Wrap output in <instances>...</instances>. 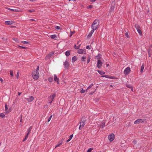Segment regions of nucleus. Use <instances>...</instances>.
Wrapping results in <instances>:
<instances>
[{
  "label": "nucleus",
  "mask_w": 152,
  "mask_h": 152,
  "mask_svg": "<svg viewBox=\"0 0 152 152\" xmlns=\"http://www.w3.org/2000/svg\"><path fill=\"white\" fill-rule=\"evenodd\" d=\"M99 25V22L98 20H95L93 24L91 26V28L92 29L95 30L96 29L98 26Z\"/></svg>",
  "instance_id": "1"
},
{
  "label": "nucleus",
  "mask_w": 152,
  "mask_h": 152,
  "mask_svg": "<svg viewBox=\"0 0 152 152\" xmlns=\"http://www.w3.org/2000/svg\"><path fill=\"white\" fill-rule=\"evenodd\" d=\"M147 123V121L145 119H139L136 120L134 122V124H139L140 123L145 124Z\"/></svg>",
  "instance_id": "2"
},
{
  "label": "nucleus",
  "mask_w": 152,
  "mask_h": 152,
  "mask_svg": "<svg viewBox=\"0 0 152 152\" xmlns=\"http://www.w3.org/2000/svg\"><path fill=\"white\" fill-rule=\"evenodd\" d=\"M32 74L33 77L34 79H38L39 77V74L38 72H35V71H34L32 72Z\"/></svg>",
  "instance_id": "3"
},
{
  "label": "nucleus",
  "mask_w": 152,
  "mask_h": 152,
  "mask_svg": "<svg viewBox=\"0 0 152 152\" xmlns=\"http://www.w3.org/2000/svg\"><path fill=\"white\" fill-rule=\"evenodd\" d=\"M77 53L80 54H85L86 53L85 49H80L77 50Z\"/></svg>",
  "instance_id": "4"
},
{
  "label": "nucleus",
  "mask_w": 152,
  "mask_h": 152,
  "mask_svg": "<svg viewBox=\"0 0 152 152\" xmlns=\"http://www.w3.org/2000/svg\"><path fill=\"white\" fill-rule=\"evenodd\" d=\"M135 27L137 29V31L138 32L139 34L140 35H142V32L140 29V26L137 24H136L135 25Z\"/></svg>",
  "instance_id": "5"
},
{
  "label": "nucleus",
  "mask_w": 152,
  "mask_h": 152,
  "mask_svg": "<svg viewBox=\"0 0 152 152\" xmlns=\"http://www.w3.org/2000/svg\"><path fill=\"white\" fill-rule=\"evenodd\" d=\"M131 71L129 67H127L124 70V73L125 75H127L129 74Z\"/></svg>",
  "instance_id": "6"
},
{
  "label": "nucleus",
  "mask_w": 152,
  "mask_h": 152,
  "mask_svg": "<svg viewBox=\"0 0 152 152\" xmlns=\"http://www.w3.org/2000/svg\"><path fill=\"white\" fill-rule=\"evenodd\" d=\"M85 121H81L80 123V126L79 127V129L80 130H81V129H82L83 128V127H84V126L85 125Z\"/></svg>",
  "instance_id": "7"
},
{
  "label": "nucleus",
  "mask_w": 152,
  "mask_h": 152,
  "mask_svg": "<svg viewBox=\"0 0 152 152\" xmlns=\"http://www.w3.org/2000/svg\"><path fill=\"white\" fill-rule=\"evenodd\" d=\"M108 138L110 141H113L114 139V135L113 134L109 135L108 137Z\"/></svg>",
  "instance_id": "8"
},
{
  "label": "nucleus",
  "mask_w": 152,
  "mask_h": 152,
  "mask_svg": "<svg viewBox=\"0 0 152 152\" xmlns=\"http://www.w3.org/2000/svg\"><path fill=\"white\" fill-rule=\"evenodd\" d=\"M56 96V94H53L52 95L50 96L49 97V99L50 102H49L50 104L52 102L54 98Z\"/></svg>",
  "instance_id": "9"
},
{
  "label": "nucleus",
  "mask_w": 152,
  "mask_h": 152,
  "mask_svg": "<svg viewBox=\"0 0 152 152\" xmlns=\"http://www.w3.org/2000/svg\"><path fill=\"white\" fill-rule=\"evenodd\" d=\"M25 99H26L28 102H32L34 99V98L33 96H30L28 98H25Z\"/></svg>",
  "instance_id": "10"
},
{
  "label": "nucleus",
  "mask_w": 152,
  "mask_h": 152,
  "mask_svg": "<svg viewBox=\"0 0 152 152\" xmlns=\"http://www.w3.org/2000/svg\"><path fill=\"white\" fill-rule=\"evenodd\" d=\"M64 65L65 68H68L69 66V63L66 61L64 63Z\"/></svg>",
  "instance_id": "11"
},
{
  "label": "nucleus",
  "mask_w": 152,
  "mask_h": 152,
  "mask_svg": "<svg viewBox=\"0 0 152 152\" xmlns=\"http://www.w3.org/2000/svg\"><path fill=\"white\" fill-rule=\"evenodd\" d=\"M5 113H7L10 112V110L8 109L7 105V104L5 105Z\"/></svg>",
  "instance_id": "12"
},
{
  "label": "nucleus",
  "mask_w": 152,
  "mask_h": 152,
  "mask_svg": "<svg viewBox=\"0 0 152 152\" xmlns=\"http://www.w3.org/2000/svg\"><path fill=\"white\" fill-rule=\"evenodd\" d=\"M102 63L101 61L100 60H98L97 63V66L98 68H100L102 66Z\"/></svg>",
  "instance_id": "13"
},
{
  "label": "nucleus",
  "mask_w": 152,
  "mask_h": 152,
  "mask_svg": "<svg viewBox=\"0 0 152 152\" xmlns=\"http://www.w3.org/2000/svg\"><path fill=\"white\" fill-rule=\"evenodd\" d=\"M111 4L113 5V6H111L110 7L111 10L112 11L113 10H114L115 8L114 6L115 5V2L114 1H113L112 2Z\"/></svg>",
  "instance_id": "14"
},
{
  "label": "nucleus",
  "mask_w": 152,
  "mask_h": 152,
  "mask_svg": "<svg viewBox=\"0 0 152 152\" xmlns=\"http://www.w3.org/2000/svg\"><path fill=\"white\" fill-rule=\"evenodd\" d=\"M54 80L56 82H57V83L58 84L59 79L57 77V76L56 75H54Z\"/></svg>",
  "instance_id": "15"
},
{
  "label": "nucleus",
  "mask_w": 152,
  "mask_h": 152,
  "mask_svg": "<svg viewBox=\"0 0 152 152\" xmlns=\"http://www.w3.org/2000/svg\"><path fill=\"white\" fill-rule=\"evenodd\" d=\"M63 139H62L59 142L58 144L56 146L55 148H56L57 147H59L60 145H61L62 143H63Z\"/></svg>",
  "instance_id": "16"
},
{
  "label": "nucleus",
  "mask_w": 152,
  "mask_h": 152,
  "mask_svg": "<svg viewBox=\"0 0 152 152\" xmlns=\"http://www.w3.org/2000/svg\"><path fill=\"white\" fill-rule=\"evenodd\" d=\"M5 23L7 25H12L13 24V22L12 21H7Z\"/></svg>",
  "instance_id": "17"
},
{
  "label": "nucleus",
  "mask_w": 152,
  "mask_h": 152,
  "mask_svg": "<svg viewBox=\"0 0 152 152\" xmlns=\"http://www.w3.org/2000/svg\"><path fill=\"white\" fill-rule=\"evenodd\" d=\"M105 123L104 122H101L100 124H99L98 125L100 126V127L103 128L105 126Z\"/></svg>",
  "instance_id": "18"
},
{
  "label": "nucleus",
  "mask_w": 152,
  "mask_h": 152,
  "mask_svg": "<svg viewBox=\"0 0 152 152\" xmlns=\"http://www.w3.org/2000/svg\"><path fill=\"white\" fill-rule=\"evenodd\" d=\"M144 64H142L141 66V69H140V72H142L143 71V70L144 69Z\"/></svg>",
  "instance_id": "19"
},
{
  "label": "nucleus",
  "mask_w": 152,
  "mask_h": 152,
  "mask_svg": "<svg viewBox=\"0 0 152 152\" xmlns=\"http://www.w3.org/2000/svg\"><path fill=\"white\" fill-rule=\"evenodd\" d=\"M86 59V56H83L81 58V61H84Z\"/></svg>",
  "instance_id": "20"
},
{
  "label": "nucleus",
  "mask_w": 152,
  "mask_h": 152,
  "mask_svg": "<svg viewBox=\"0 0 152 152\" xmlns=\"http://www.w3.org/2000/svg\"><path fill=\"white\" fill-rule=\"evenodd\" d=\"M94 30L93 29L92 30H91L90 32L88 35V37H91L92 36L93 33H94Z\"/></svg>",
  "instance_id": "21"
},
{
  "label": "nucleus",
  "mask_w": 152,
  "mask_h": 152,
  "mask_svg": "<svg viewBox=\"0 0 152 152\" xmlns=\"http://www.w3.org/2000/svg\"><path fill=\"white\" fill-rule=\"evenodd\" d=\"M103 77H105L107 78L113 79L112 77L111 76H109L108 75H105L102 76Z\"/></svg>",
  "instance_id": "22"
},
{
  "label": "nucleus",
  "mask_w": 152,
  "mask_h": 152,
  "mask_svg": "<svg viewBox=\"0 0 152 152\" xmlns=\"http://www.w3.org/2000/svg\"><path fill=\"white\" fill-rule=\"evenodd\" d=\"M98 72L99 74H100L101 75H103L105 74L104 72L102 71L98 70Z\"/></svg>",
  "instance_id": "23"
},
{
  "label": "nucleus",
  "mask_w": 152,
  "mask_h": 152,
  "mask_svg": "<svg viewBox=\"0 0 152 152\" xmlns=\"http://www.w3.org/2000/svg\"><path fill=\"white\" fill-rule=\"evenodd\" d=\"M126 86L127 87L131 88L132 91H133V89L131 86L129 85H126Z\"/></svg>",
  "instance_id": "24"
},
{
  "label": "nucleus",
  "mask_w": 152,
  "mask_h": 152,
  "mask_svg": "<svg viewBox=\"0 0 152 152\" xmlns=\"http://www.w3.org/2000/svg\"><path fill=\"white\" fill-rule=\"evenodd\" d=\"M72 61L73 62H74L76 60L77 58L75 56H74L72 57Z\"/></svg>",
  "instance_id": "25"
},
{
  "label": "nucleus",
  "mask_w": 152,
  "mask_h": 152,
  "mask_svg": "<svg viewBox=\"0 0 152 152\" xmlns=\"http://www.w3.org/2000/svg\"><path fill=\"white\" fill-rule=\"evenodd\" d=\"M65 55H66V56H69L70 55V53H69V51H67L66 52H65Z\"/></svg>",
  "instance_id": "26"
},
{
  "label": "nucleus",
  "mask_w": 152,
  "mask_h": 152,
  "mask_svg": "<svg viewBox=\"0 0 152 152\" xmlns=\"http://www.w3.org/2000/svg\"><path fill=\"white\" fill-rule=\"evenodd\" d=\"M28 135H29L28 133H27V135L25 137V138L23 139V141H25V140H26L28 138Z\"/></svg>",
  "instance_id": "27"
},
{
  "label": "nucleus",
  "mask_w": 152,
  "mask_h": 152,
  "mask_svg": "<svg viewBox=\"0 0 152 152\" xmlns=\"http://www.w3.org/2000/svg\"><path fill=\"white\" fill-rule=\"evenodd\" d=\"M6 9H7V10H11L12 11H16V10H15V9H10V8H6Z\"/></svg>",
  "instance_id": "28"
},
{
  "label": "nucleus",
  "mask_w": 152,
  "mask_h": 152,
  "mask_svg": "<svg viewBox=\"0 0 152 152\" xmlns=\"http://www.w3.org/2000/svg\"><path fill=\"white\" fill-rule=\"evenodd\" d=\"M0 116L1 117L4 118L5 117V115L3 113H1L0 114Z\"/></svg>",
  "instance_id": "29"
},
{
  "label": "nucleus",
  "mask_w": 152,
  "mask_h": 152,
  "mask_svg": "<svg viewBox=\"0 0 152 152\" xmlns=\"http://www.w3.org/2000/svg\"><path fill=\"white\" fill-rule=\"evenodd\" d=\"M56 35H55V34L52 35H51L50 36V37L52 39H55L56 38Z\"/></svg>",
  "instance_id": "30"
},
{
  "label": "nucleus",
  "mask_w": 152,
  "mask_h": 152,
  "mask_svg": "<svg viewBox=\"0 0 152 152\" xmlns=\"http://www.w3.org/2000/svg\"><path fill=\"white\" fill-rule=\"evenodd\" d=\"M91 57L90 56H88L87 58V63L88 64L90 61L91 59Z\"/></svg>",
  "instance_id": "31"
},
{
  "label": "nucleus",
  "mask_w": 152,
  "mask_h": 152,
  "mask_svg": "<svg viewBox=\"0 0 152 152\" xmlns=\"http://www.w3.org/2000/svg\"><path fill=\"white\" fill-rule=\"evenodd\" d=\"M32 129V127L31 126L28 130H27V132L28 133V134H29V133L31 132V129Z\"/></svg>",
  "instance_id": "32"
},
{
  "label": "nucleus",
  "mask_w": 152,
  "mask_h": 152,
  "mask_svg": "<svg viewBox=\"0 0 152 152\" xmlns=\"http://www.w3.org/2000/svg\"><path fill=\"white\" fill-rule=\"evenodd\" d=\"M50 57L51 56H49V55L48 54L47 56H46L45 57V59L46 60H47L48 59H49Z\"/></svg>",
  "instance_id": "33"
},
{
  "label": "nucleus",
  "mask_w": 152,
  "mask_h": 152,
  "mask_svg": "<svg viewBox=\"0 0 152 152\" xmlns=\"http://www.w3.org/2000/svg\"><path fill=\"white\" fill-rule=\"evenodd\" d=\"M50 57L51 56H49V55L48 54L47 56H46L45 57V59L46 60H47L48 59H49Z\"/></svg>",
  "instance_id": "34"
},
{
  "label": "nucleus",
  "mask_w": 152,
  "mask_h": 152,
  "mask_svg": "<svg viewBox=\"0 0 152 152\" xmlns=\"http://www.w3.org/2000/svg\"><path fill=\"white\" fill-rule=\"evenodd\" d=\"M10 74L11 77H13V72L12 71H10Z\"/></svg>",
  "instance_id": "35"
},
{
  "label": "nucleus",
  "mask_w": 152,
  "mask_h": 152,
  "mask_svg": "<svg viewBox=\"0 0 152 152\" xmlns=\"http://www.w3.org/2000/svg\"><path fill=\"white\" fill-rule=\"evenodd\" d=\"M13 39L16 42H19V40L17 38H13Z\"/></svg>",
  "instance_id": "36"
},
{
  "label": "nucleus",
  "mask_w": 152,
  "mask_h": 152,
  "mask_svg": "<svg viewBox=\"0 0 152 152\" xmlns=\"http://www.w3.org/2000/svg\"><path fill=\"white\" fill-rule=\"evenodd\" d=\"M93 149V148H89L87 151L88 152H91V151Z\"/></svg>",
  "instance_id": "37"
},
{
  "label": "nucleus",
  "mask_w": 152,
  "mask_h": 152,
  "mask_svg": "<svg viewBox=\"0 0 152 152\" xmlns=\"http://www.w3.org/2000/svg\"><path fill=\"white\" fill-rule=\"evenodd\" d=\"M85 91L84 90H83V88H82L81 91L80 92L81 93H84L85 92Z\"/></svg>",
  "instance_id": "38"
},
{
  "label": "nucleus",
  "mask_w": 152,
  "mask_h": 152,
  "mask_svg": "<svg viewBox=\"0 0 152 152\" xmlns=\"http://www.w3.org/2000/svg\"><path fill=\"white\" fill-rule=\"evenodd\" d=\"M92 7H93V6L91 5H90L88 6L87 7V9H91V8H92Z\"/></svg>",
  "instance_id": "39"
},
{
  "label": "nucleus",
  "mask_w": 152,
  "mask_h": 152,
  "mask_svg": "<svg viewBox=\"0 0 152 152\" xmlns=\"http://www.w3.org/2000/svg\"><path fill=\"white\" fill-rule=\"evenodd\" d=\"M74 48L76 49H78L79 48V46H77L76 45H75Z\"/></svg>",
  "instance_id": "40"
},
{
  "label": "nucleus",
  "mask_w": 152,
  "mask_h": 152,
  "mask_svg": "<svg viewBox=\"0 0 152 152\" xmlns=\"http://www.w3.org/2000/svg\"><path fill=\"white\" fill-rule=\"evenodd\" d=\"M93 86V84H91L88 87V89H90L91 88V87H92Z\"/></svg>",
  "instance_id": "41"
},
{
  "label": "nucleus",
  "mask_w": 152,
  "mask_h": 152,
  "mask_svg": "<svg viewBox=\"0 0 152 152\" xmlns=\"http://www.w3.org/2000/svg\"><path fill=\"white\" fill-rule=\"evenodd\" d=\"M53 80V78H50L48 79V80L50 82H52Z\"/></svg>",
  "instance_id": "42"
},
{
  "label": "nucleus",
  "mask_w": 152,
  "mask_h": 152,
  "mask_svg": "<svg viewBox=\"0 0 152 152\" xmlns=\"http://www.w3.org/2000/svg\"><path fill=\"white\" fill-rule=\"evenodd\" d=\"M19 72H18L17 74V75H16V78L17 79H18V77H19Z\"/></svg>",
  "instance_id": "43"
},
{
  "label": "nucleus",
  "mask_w": 152,
  "mask_h": 152,
  "mask_svg": "<svg viewBox=\"0 0 152 152\" xmlns=\"http://www.w3.org/2000/svg\"><path fill=\"white\" fill-rule=\"evenodd\" d=\"M54 54V53L51 52V53H50L49 54H48V55H49V56H50L51 57Z\"/></svg>",
  "instance_id": "44"
},
{
  "label": "nucleus",
  "mask_w": 152,
  "mask_h": 152,
  "mask_svg": "<svg viewBox=\"0 0 152 152\" xmlns=\"http://www.w3.org/2000/svg\"><path fill=\"white\" fill-rule=\"evenodd\" d=\"M21 42H22L23 44H28V42L26 41H22Z\"/></svg>",
  "instance_id": "45"
},
{
  "label": "nucleus",
  "mask_w": 152,
  "mask_h": 152,
  "mask_svg": "<svg viewBox=\"0 0 152 152\" xmlns=\"http://www.w3.org/2000/svg\"><path fill=\"white\" fill-rule=\"evenodd\" d=\"M55 28L57 30H59L60 29V27L59 26H56Z\"/></svg>",
  "instance_id": "46"
},
{
  "label": "nucleus",
  "mask_w": 152,
  "mask_h": 152,
  "mask_svg": "<svg viewBox=\"0 0 152 152\" xmlns=\"http://www.w3.org/2000/svg\"><path fill=\"white\" fill-rule=\"evenodd\" d=\"M39 66H37V69H36V70H35V72H38V71L39 70Z\"/></svg>",
  "instance_id": "47"
},
{
  "label": "nucleus",
  "mask_w": 152,
  "mask_h": 152,
  "mask_svg": "<svg viewBox=\"0 0 152 152\" xmlns=\"http://www.w3.org/2000/svg\"><path fill=\"white\" fill-rule=\"evenodd\" d=\"M74 32H72V31H71V32H70V37H71L72 36V34L74 33Z\"/></svg>",
  "instance_id": "48"
},
{
  "label": "nucleus",
  "mask_w": 152,
  "mask_h": 152,
  "mask_svg": "<svg viewBox=\"0 0 152 152\" xmlns=\"http://www.w3.org/2000/svg\"><path fill=\"white\" fill-rule=\"evenodd\" d=\"M86 48L87 49H91V48H90L89 46L88 45L86 47Z\"/></svg>",
  "instance_id": "49"
},
{
  "label": "nucleus",
  "mask_w": 152,
  "mask_h": 152,
  "mask_svg": "<svg viewBox=\"0 0 152 152\" xmlns=\"http://www.w3.org/2000/svg\"><path fill=\"white\" fill-rule=\"evenodd\" d=\"M28 11L30 12H32L34 11V10H28Z\"/></svg>",
  "instance_id": "50"
},
{
  "label": "nucleus",
  "mask_w": 152,
  "mask_h": 152,
  "mask_svg": "<svg viewBox=\"0 0 152 152\" xmlns=\"http://www.w3.org/2000/svg\"><path fill=\"white\" fill-rule=\"evenodd\" d=\"M73 136V134H72L69 136V139H71Z\"/></svg>",
  "instance_id": "51"
},
{
  "label": "nucleus",
  "mask_w": 152,
  "mask_h": 152,
  "mask_svg": "<svg viewBox=\"0 0 152 152\" xmlns=\"http://www.w3.org/2000/svg\"><path fill=\"white\" fill-rule=\"evenodd\" d=\"M96 91V89H95V88H94V91L93 92H92V93H90V94H92L94 92Z\"/></svg>",
  "instance_id": "52"
},
{
  "label": "nucleus",
  "mask_w": 152,
  "mask_h": 152,
  "mask_svg": "<svg viewBox=\"0 0 152 152\" xmlns=\"http://www.w3.org/2000/svg\"><path fill=\"white\" fill-rule=\"evenodd\" d=\"M133 144H135L136 143V141L135 140H134L133 141Z\"/></svg>",
  "instance_id": "53"
},
{
  "label": "nucleus",
  "mask_w": 152,
  "mask_h": 152,
  "mask_svg": "<svg viewBox=\"0 0 152 152\" xmlns=\"http://www.w3.org/2000/svg\"><path fill=\"white\" fill-rule=\"evenodd\" d=\"M125 35L127 37H128V34L126 32L125 33Z\"/></svg>",
  "instance_id": "54"
},
{
  "label": "nucleus",
  "mask_w": 152,
  "mask_h": 152,
  "mask_svg": "<svg viewBox=\"0 0 152 152\" xmlns=\"http://www.w3.org/2000/svg\"><path fill=\"white\" fill-rule=\"evenodd\" d=\"M0 81L1 83H2L3 82V80L1 78H0Z\"/></svg>",
  "instance_id": "55"
},
{
  "label": "nucleus",
  "mask_w": 152,
  "mask_h": 152,
  "mask_svg": "<svg viewBox=\"0 0 152 152\" xmlns=\"http://www.w3.org/2000/svg\"><path fill=\"white\" fill-rule=\"evenodd\" d=\"M22 116L21 115L20 117V122L21 123L22 122Z\"/></svg>",
  "instance_id": "56"
},
{
  "label": "nucleus",
  "mask_w": 152,
  "mask_h": 152,
  "mask_svg": "<svg viewBox=\"0 0 152 152\" xmlns=\"http://www.w3.org/2000/svg\"><path fill=\"white\" fill-rule=\"evenodd\" d=\"M21 48H23V49H26V47H23V46H21Z\"/></svg>",
  "instance_id": "57"
},
{
  "label": "nucleus",
  "mask_w": 152,
  "mask_h": 152,
  "mask_svg": "<svg viewBox=\"0 0 152 152\" xmlns=\"http://www.w3.org/2000/svg\"><path fill=\"white\" fill-rule=\"evenodd\" d=\"M96 0H90V1L91 2H95Z\"/></svg>",
  "instance_id": "58"
},
{
  "label": "nucleus",
  "mask_w": 152,
  "mask_h": 152,
  "mask_svg": "<svg viewBox=\"0 0 152 152\" xmlns=\"http://www.w3.org/2000/svg\"><path fill=\"white\" fill-rule=\"evenodd\" d=\"M149 56L150 57L151 56V54H150V51H148Z\"/></svg>",
  "instance_id": "59"
},
{
  "label": "nucleus",
  "mask_w": 152,
  "mask_h": 152,
  "mask_svg": "<svg viewBox=\"0 0 152 152\" xmlns=\"http://www.w3.org/2000/svg\"><path fill=\"white\" fill-rule=\"evenodd\" d=\"M51 120V119L50 118H49L48 119V122H49L50 120Z\"/></svg>",
  "instance_id": "60"
},
{
  "label": "nucleus",
  "mask_w": 152,
  "mask_h": 152,
  "mask_svg": "<svg viewBox=\"0 0 152 152\" xmlns=\"http://www.w3.org/2000/svg\"><path fill=\"white\" fill-rule=\"evenodd\" d=\"M71 140V139H70L69 138L68 139L67 141H66V142H68L69 141H70V140Z\"/></svg>",
  "instance_id": "61"
},
{
  "label": "nucleus",
  "mask_w": 152,
  "mask_h": 152,
  "mask_svg": "<svg viewBox=\"0 0 152 152\" xmlns=\"http://www.w3.org/2000/svg\"><path fill=\"white\" fill-rule=\"evenodd\" d=\"M88 89H88V88H87V89L85 91H86V92H87L88 91Z\"/></svg>",
  "instance_id": "62"
},
{
  "label": "nucleus",
  "mask_w": 152,
  "mask_h": 152,
  "mask_svg": "<svg viewBox=\"0 0 152 152\" xmlns=\"http://www.w3.org/2000/svg\"><path fill=\"white\" fill-rule=\"evenodd\" d=\"M52 115H51L50 116V117L49 118H50V119H51V118H52Z\"/></svg>",
  "instance_id": "63"
},
{
  "label": "nucleus",
  "mask_w": 152,
  "mask_h": 152,
  "mask_svg": "<svg viewBox=\"0 0 152 152\" xmlns=\"http://www.w3.org/2000/svg\"><path fill=\"white\" fill-rule=\"evenodd\" d=\"M21 94V93H19H19H18V95H19V96H20V94Z\"/></svg>",
  "instance_id": "64"
}]
</instances>
